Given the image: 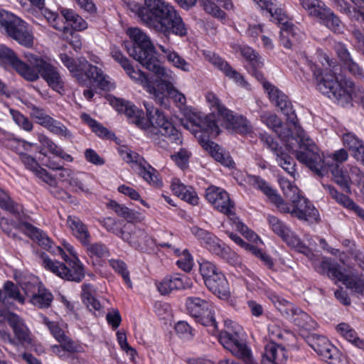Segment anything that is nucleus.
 <instances>
[{
  "mask_svg": "<svg viewBox=\"0 0 364 364\" xmlns=\"http://www.w3.org/2000/svg\"><path fill=\"white\" fill-rule=\"evenodd\" d=\"M260 68L251 67L250 72L255 78L262 83V86L267 92L269 100L280 109L284 114L287 117L293 127L291 139L298 142L299 150L296 152L297 159L305 164L311 171L318 174V149L310 139L304 130L297 124L296 117L292 109L291 102L288 101L287 97L282 91L275 87L269 82L266 81L264 75L258 70Z\"/></svg>",
  "mask_w": 364,
  "mask_h": 364,
  "instance_id": "nucleus-1",
  "label": "nucleus"
},
{
  "mask_svg": "<svg viewBox=\"0 0 364 364\" xmlns=\"http://www.w3.org/2000/svg\"><path fill=\"white\" fill-rule=\"evenodd\" d=\"M26 62L19 59L9 48L0 46V60L10 65L20 76L29 82H35L41 77L53 90L60 93L64 90V79L58 68L41 56L26 53Z\"/></svg>",
  "mask_w": 364,
  "mask_h": 364,
  "instance_id": "nucleus-2",
  "label": "nucleus"
},
{
  "mask_svg": "<svg viewBox=\"0 0 364 364\" xmlns=\"http://www.w3.org/2000/svg\"><path fill=\"white\" fill-rule=\"evenodd\" d=\"M128 6L147 27L167 37L171 33L180 37L188 33V28L178 11L164 0H144L143 6L131 1Z\"/></svg>",
  "mask_w": 364,
  "mask_h": 364,
  "instance_id": "nucleus-3",
  "label": "nucleus"
},
{
  "mask_svg": "<svg viewBox=\"0 0 364 364\" xmlns=\"http://www.w3.org/2000/svg\"><path fill=\"white\" fill-rule=\"evenodd\" d=\"M320 62L324 67L323 72L320 73V92L342 107H352L354 100L359 102L364 109V89L355 87L350 78L338 75L340 68L336 60L326 53L320 54Z\"/></svg>",
  "mask_w": 364,
  "mask_h": 364,
  "instance_id": "nucleus-4",
  "label": "nucleus"
},
{
  "mask_svg": "<svg viewBox=\"0 0 364 364\" xmlns=\"http://www.w3.org/2000/svg\"><path fill=\"white\" fill-rule=\"evenodd\" d=\"M107 99L116 111L124 113L130 122L144 129L149 128L150 124L152 128L156 129L162 136L167 138L171 142L176 144H182L181 134L161 112L154 108L149 104L144 102L149 118L147 121L144 118L143 111L138 109L132 102L113 96H109Z\"/></svg>",
  "mask_w": 364,
  "mask_h": 364,
  "instance_id": "nucleus-5",
  "label": "nucleus"
},
{
  "mask_svg": "<svg viewBox=\"0 0 364 364\" xmlns=\"http://www.w3.org/2000/svg\"><path fill=\"white\" fill-rule=\"evenodd\" d=\"M183 127L191 131L198 138L199 143L215 161L227 167H233L234 161L230 155L217 144L209 140V136L215 137L220 134V128L213 114L205 115L192 109H186Z\"/></svg>",
  "mask_w": 364,
  "mask_h": 364,
  "instance_id": "nucleus-6",
  "label": "nucleus"
},
{
  "mask_svg": "<svg viewBox=\"0 0 364 364\" xmlns=\"http://www.w3.org/2000/svg\"><path fill=\"white\" fill-rule=\"evenodd\" d=\"M248 183L254 188L258 189L265 194L281 212L291 213L299 219L306 221L316 220V209L301 193L290 200L292 202V205L289 206L269 183L261 177L249 176Z\"/></svg>",
  "mask_w": 364,
  "mask_h": 364,
  "instance_id": "nucleus-7",
  "label": "nucleus"
},
{
  "mask_svg": "<svg viewBox=\"0 0 364 364\" xmlns=\"http://www.w3.org/2000/svg\"><path fill=\"white\" fill-rule=\"evenodd\" d=\"M63 246L65 250L70 253L71 257H68L64 250L60 247H57L58 252L67 262L69 267L65 264L53 260L48 255H44L41 256L42 265L45 269L63 279L80 282L85 277L83 264L79 259L77 252L73 245L65 242Z\"/></svg>",
  "mask_w": 364,
  "mask_h": 364,
  "instance_id": "nucleus-8",
  "label": "nucleus"
},
{
  "mask_svg": "<svg viewBox=\"0 0 364 364\" xmlns=\"http://www.w3.org/2000/svg\"><path fill=\"white\" fill-rule=\"evenodd\" d=\"M225 326L226 330L218 335V341L221 345L245 364H257L252 350L240 336L242 327L232 321H225Z\"/></svg>",
  "mask_w": 364,
  "mask_h": 364,
  "instance_id": "nucleus-9",
  "label": "nucleus"
},
{
  "mask_svg": "<svg viewBox=\"0 0 364 364\" xmlns=\"http://www.w3.org/2000/svg\"><path fill=\"white\" fill-rule=\"evenodd\" d=\"M60 59L70 73L77 75L80 72H85L86 76L97 82L100 89L109 90L114 87L110 77L105 75L100 68L90 65L86 60L78 59L76 61L66 53H61Z\"/></svg>",
  "mask_w": 364,
  "mask_h": 364,
  "instance_id": "nucleus-10",
  "label": "nucleus"
},
{
  "mask_svg": "<svg viewBox=\"0 0 364 364\" xmlns=\"http://www.w3.org/2000/svg\"><path fill=\"white\" fill-rule=\"evenodd\" d=\"M0 26L19 44L27 48L33 46V36L28 24L17 16L1 8Z\"/></svg>",
  "mask_w": 364,
  "mask_h": 364,
  "instance_id": "nucleus-11",
  "label": "nucleus"
},
{
  "mask_svg": "<svg viewBox=\"0 0 364 364\" xmlns=\"http://www.w3.org/2000/svg\"><path fill=\"white\" fill-rule=\"evenodd\" d=\"M348 159V154L344 149H340L330 155L323 156V166L320 168V176L324 168L332 175L333 181L347 194H351L350 176L344 171L343 163Z\"/></svg>",
  "mask_w": 364,
  "mask_h": 364,
  "instance_id": "nucleus-12",
  "label": "nucleus"
},
{
  "mask_svg": "<svg viewBox=\"0 0 364 364\" xmlns=\"http://www.w3.org/2000/svg\"><path fill=\"white\" fill-rule=\"evenodd\" d=\"M186 308L188 314L195 318L196 322L209 328L213 335L218 333V323L215 318V306L205 299L197 296H191L186 299Z\"/></svg>",
  "mask_w": 364,
  "mask_h": 364,
  "instance_id": "nucleus-13",
  "label": "nucleus"
},
{
  "mask_svg": "<svg viewBox=\"0 0 364 364\" xmlns=\"http://www.w3.org/2000/svg\"><path fill=\"white\" fill-rule=\"evenodd\" d=\"M6 319L13 331L14 338H12L11 333L0 323V338L3 341H7L14 346L18 345L25 346L26 344L32 343L31 331L21 316L15 313L9 312L6 316Z\"/></svg>",
  "mask_w": 364,
  "mask_h": 364,
  "instance_id": "nucleus-14",
  "label": "nucleus"
},
{
  "mask_svg": "<svg viewBox=\"0 0 364 364\" xmlns=\"http://www.w3.org/2000/svg\"><path fill=\"white\" fill-rule=\"evenodd\" d=\"M141 65L146 69L154 73L157 77L158 80L156 88L154 85L151 78L149 77L146 74H145L151 81L152 86L155 88L156 92L163 95V97L159 99L154 94L150 95H152L155 100L159 103L163 104L165 99V92L168 90V89H170L171 87H173L176 81V75L174 73L171 69L162 66L160 64L159 60L158 59L156 55L154 56L151 55L149 59L147 60H142V64Z\"/></svg>",
  "mask_w": 364,
  "mask_h": 364,
  "instance_id": "nucleus-15",
  "label": "nucleus"
},
{
  "mask_svg": "<svg viewBox=\"0 0 364 364\" xmlns=\"http://www.w3.org/2000/svg\"><path fill=\"white\" fill-rule=\"evenodd\" d=\"M267 220L270 230L280 237L288 246L304 254L311 259H314L315 254L309 247L302 243L300 238L291 230L289 225L278 218L271 215H267Z\"/></svg>",
  "mask_w": 364,
  "mask_h": 364,
  "instance_id": "nucleus-16",
  "label": "nucleus"
},
{
  "mask_svg": "<svg viewBox=\"0 0 364 364\" xmlns=\"http://www.w3.org/2000/svg\"><path fill=\"white\" fill-rule=\"evenodd\" d=\"M127 34L133 41V46L126 45L127 53L131 57L142 64V60H147L151 55H156V49L149 36L140 28L134 27L127 31Z\"/></svg>",
  "mask_w": 364,
  "mask_h": 364,
  "instance_id": "nucleus-17",
  "label": "nucleus"
},
{
  "mask_svg": "<svg viewBox=\"0 0 364 364\" xmlns=\"http://www.w3.org/2000/svg\"><path fill=\"white\" fill-rule=\"evenodd\" d=\"M119 153L122 159L127 163L130 164L132 168L146 182L154 186L161 185L156 170L139 154L127 148L121 149Z\"/></svg>",
  "mask_w": 364,
  "mask_h": 364,
  "instance_id": "nucleus-18",
  "label": "nucleus"
},
{
  "mask_svg": "<svg viewBox=\"0 0 364 364\" xmlns=\"http://www.w3.org/2000/svg\"><path fill=\"white\" fill-rule=\"evenodd\" d=\"M322 268H328L327 274L329 278L342 282L343 284L357 296L364 295V277L353 272H343L336 265L322 260Z\"/></svg>",
  "mask_w": 364,
  "mask_h": 364,
  "instance_id": "nucleus-19",
  "label": "nucleus"
},
{
  "mask_svg": "<svg viewBox=\"0 0 364 364\" xmlns=\"http://www.w3.org/2000/svg\"><path fill=\"white\" fill-rule=\"evenodd\" d=\"M111 55L114 60L120 64L132 80L142 86L149 94H154L159 99L163 97V95L157 92L152 86L151 81L145 73L139 69L134 68L121 50L115 47L112 48Z\"/></svg>",
  "mask_w": 364,
  "mask_h": 364,
  "instance_id": "nucleus-20",
  "label": "nucleus"
},
{
  "mask_svg": "<svg viewBox=\"0 0 364 364\" xmlns=\"http://www.w3.org/2000/svg\"><path fill=\"white\" fill-rule=\"evenodd\" d=\"M205 198L219 212L226 215L234 214V203L228 193L223 188L215 186H209L205 190Z\"/></svg>",
  "mask_w": 364,
  "mask_h": 364,
  "instance_id": "nucleus-21",
  "label": "nucleus"
},
{
  "mask_svg": "<svg viewBox=\"0 0 364 364\" xmlns=\"http://www.w3.org/2000/svg\"><path fill=\"white\" fill-rule=\"evenodd\" d=\"M121 239L130 246L140 251H146L154 243V240L142 229L132 224L124 225V232Z\"/></svg>",
  "mask_w": 364,
  "mask_h": 364,
  "instance_id": "nucleus-22",
  "label": "nucleus"
},
{
  "mask_svg": "<svg viewBox=\"0 0 364 364\" xmlns=\"http://www.w3.org/2000/svg\"><path fill=\"white\" fill-rule=\"evenodd\" d=\"M22 289L31 304L41 309L50 306L53 294L41 284H25Z\"/></svg>",
  "mask_w": 364,
  "mask_h": 364,
  "instance_id": "nucleus-23",
  "label": "nucleus"
},
{
  "mask_svg": "<svg viewBox=\"0 0 364 364\" xmlns=\"http://www.w3.org/2000/svg\"><path fill=\"white\" fill-rule=\"evenodd\" d=\"M267 296L269 300L274 304L277 309L280 311L284 312L287 316H291L294 322L299 326H302L303 324L298 321L299 317L302 320H305L308 318L307 314L304 312L299 308L294 306L291 303L287 301L284 299L281 298L279 296L276 294L274 292L268 290L267 291Z\"/></svg>",
  "mask_w": 364,
  "mask_h": 364,
  "instance_id": "nucleus-24",
  "label": "nucleus"
},
{
  "mask_svg": "<svg viewBox=\"0 0 364 364\" xmlns=\"http://www.w3.org/2000/svg\"><path fill=\"white\" fill-rule=\"evenodd\" d=\"M192 284L191 279L188 277L173 274L166 276L161 281L156 283V287L161 294L166 295L173 290L189 289Z\"/></svg>",
  "mask_w": 364,
  "mask_h": 364,
  "instance_id": "nucleus-25",
  "label": "nucleus"
},
{
  "mask_svg": "<svg viewBox=\"0 0 364 364\" xmlns=\"http://www.w3.org/2000/svg\"><path fill=\"white\" fill-rule=\"evenodd\" d=\"M204 248L211 254L223 259L232 265H236L240 263L239 256L215 235L210 239Z\"/></svg>",
  "mask_w": 364,
  "mask_h": 364,
  "instance_id": "nucleus-26",
  "label": "nucleus"
},
{
  "mask_svg": "<svg viewBox=\"0 0 364 364\" xmlns=\"http://www.w3.org/2000/svg\"><path fill=\"white\" fill-rule=\"evenodd\" d=\"M281 24L280 28V41L282 45L287 48H294L302 38V33L299 29L295 27L291 23L285 19L282 22H276Z\"/></svg>",
  "mask_w": 364,
  "mask_h": 364,
  "instance_id": "nucleus-27",
  "label": "nucleus"
},
{
  "mask_svg": "<svg viewBox=\"0 0 364 364\" xmlns=\"http://www.w3.org/2000/svg\"><path fill=\"white\" fill-rule=\"evenodd\" d=\"M320 356L328 364H348L342 355L326 337L320 336Z\"/></svg>",
  "mask_w": 364,
  "mask_h": 364,
  "instance_id": "nucleus-28",
  "label": "nucleus"
},
{
  "mask_svg": "<svg viewBox=\"0 0 364 364\" xmlns=\"http://www.w3.org/2000/svg\"><path fill=\"white\" fill-rule=\"evenodd\" d=\"M287 358V350L282 346L270 342L265 346L262 364H284Z\"/></svg>",
  "mask_w": 364,
  "mask_h": 364,
  "instance_id": "nucleus-29",
  "label": "nucleus"
},
{
  "mask_svg": "<svg viewBox=\"0 0 364 364\" xmlns=\"http://www.w3.org/2000/svg\"><path fill=\"white\" fill-rule=\"evenodd\" d=\"M159 48L164 54L167 61L174 68L185 73H190L193 70V65L172 48H166L162 45H159Z\"/></svg>",
  "mask_w": 364,
  "mask_h": 364,
  "instance_id": "nucleus-30",
  "label": "nucleus"
},
{
  "mask_svg": "<svg viewBox=\"0 0 364 364\" xmlns=\"http://www.w3.org/2000/svg\"><path fill=\"white\" fill-rule=\"evenodd\" d=\"M171 188L176 196L188 203L193 205L198 203L199 198L194 188L184 185L178 179L172 180Z\"/></svg>",
  "mask_w": 364,
  "mask_h": 364,
  "instance_id": "nucleus-31",
  "label": "nucleus"
},
{
  "mask_svg": "<svg viewBox=\"0 0 364 364\" xmlns=\"http://www.w3.org/2000/svg\"><path fill=\"white\" fill-rule=\"evenodd\" d=\"M171 188L176 196L188 203L193 205L198 203L199 198L194 188L184 185L178 179L172 180Z\"/></svg>",
  "mask_w": 364,
  "mask_h": 364,
  "instance_id": "nucleus-32",
  "label": "nucleus"
},
{
  "mask_svg": "<svg viewBox=\"0 0 364 364\" xmlns=\"http://www.w3.org/2000/svg\"><path fill=\"white\" fill-rule=\"evenodd\" d=\"M171 188L176 196L188 203L193 205L198 203L199 198L194 188L184 185L178 179L172 180Z\"/></svg>",
  "mask_w": 364,
  "mask_h": 364,
  "instance_id": "nucleus-33",
  "label": "nucleus"
},
{
  "mask_svg": "<svg viewBox=\"0 0 364 364\" xmlns=\"http://www.w3.org/2000/svg\"><path fill=\"white\" fill-rule=\"evenodd\" d=\"M95 295V289L92 285L89 284H82L81 296L84 304L96 316H99L102 314V306L96 299Z\"/></svg>",
  "mask_w": 364,
  "mask_h": 364,
  "instance_id": "nucleus-34",
  "label": "nucleus"
},
{
  "mask_svg": "<svg viewBox=\"0 0 364 364\" xmlns=\"http://www.w3.org/2000/svg\"><path fill=\"white\" fill-rule=\"evenodd\" d=\"M67 224L71 230L73 235L81 242L82 245L88 244L91 236L87 227L82 220L74 215H70L67 219Z\"/></svg>",
  "mask_w": 364,
  "mask_h": 364,
  "instance_id": "nucleus-35",
  "label": "nucleus"
},
{
  "mask_svg": "<svg viewBox=\"0 0 364 364\" xmlns=\"http://www.w3.org/2000/svg\"><path fill=\"white\" fill-rule=\"evenodd\" d=\"M205 286L219 298L225 299L230 295L229 284L222 272H218L213 279L206 282Z\"/></svg>",
  "mask_w": 364,
  "mask_h": 364,
  "instance_id": "nucleus-36",
  "label": "nucleus"
},
{
  "mask_svg": "<svg viewBox=\"0 0 364 364\" xmlns=\"http://www.w3.org/2000/svg\"><path fill=\"white\" fill-rule=\"evenodd\" d=\"M224 119L237 133L246 135L252 132L250 122L242 115H234L232 112L230 111Z\"/></svg>",
  "mask_w": 364,
  "mask_h": 364,
  "instance_id": "nucleus-37",
  "label": "nucleus"
},
{
  "mask_svg": "<svg viewBox=\"0 0 364 364\" xmlns=\"http://www.w3.org/2000/svg\"><path fill=\"white\" fill-rule=\"evenodd\" d=\"M25 233L33 241L47 250H50L53 246L52 240L43 230L33 226L29 223L23 225Z\"/></svg>",
  "mask_w": 364,
  "mask_h": 364,
  "instance_id": "nucleus-38",
  "label": "nucleus"
},
{
  "mask_svg": "<svg viewBox=\"0 0 364 364\" xmlns=\"http://www.w3.org/2000/svg\"><path fill=\"white\" fill-rule=\"evenodd\" d=\"M320 20L328 28L334 33L342 32L343 26L339 18L329 9L320 6Z\"/></svg>",
  "mask_w": 364,
  "mask_h": 364,
  "instance_id": "nucleus-39",
  "label": "nucleus"
},
{
  "mask_svg": "<svg viewBox=\"0 0 364 364\" xmlns=\"http://www.w3.org/2000/svg\"><path fill=\"white\" fill-rule=\"evenodd\" d=\"M261 9L268 11L274 22H282L285 19V14L277 7L275 0H252Z\"/></svg>",
  "mask_w": 364,
  "mask_h": 364,
  "instance_id": "nucleus-40",
  "label": "nucleus"
},
{
  "mask_svg": "<svg viewBox=\"0 0 364 364\" xmlns=\"http://www.w3.org/2000/svg\"><path fill=\"white\" fill-rule=\"evenodd\" d=\"M61 14L74 30L83 31L87 28V23L74 10L62 9Z\"/></svg>",
  "mask_w": 364,
  "mask_h": 364,
  "instance_id": "nucleus-41",
  "label": "nucleus"
},
{
  "mask_svg": "<svg viewBox=\"0 0 364 364\" xmlns=\"http://www.w3.org/2000/svg\"><path fill=\"white\" fill-rule=\"evenodd\" d=\"M336 330L348 341L360 348H364L363 340L358 336L355 331L349 324L346 323H339L336 326Z\"/></svg>",
  "mask_w": 364,
  "mask_h": 364,
  "instance_id": "nucleus-42",
  "label": "nucleus"
},
{
  "mask_svg": "<svg viewBox=\"0 0 364 364\" xmlns=\"http://www.w3.org/2000/svg\"><path fill=\"white\" fill-rule=\"evenodd\" d=\"M236 51L240 54L250 63L251 67L262 68L264 61L262 58L255 52L250 47L246 46L236 45L234 47Z\"/></svg>",
  "mask_w": 364,
  "mask_h": 364,
  "instance_id": "nucleus-43",
  "label": "nucleus"
},
{
  "mask_svg": "<svg viewBox=\"0 0 364 364\" xmlns=\"http://www.w3.org/2000/svg\"><path fill=\"white\" fill-rule=\"evenodd\" d=\"M49 132L60 137L70 139L73 138L71 132L60 122L50 117L44 127Z\"/></svg>",
  "mask_w": 364,
  "mask_h": 364,
  "instance_id": "nucleus-44",
  "label": "nucleus"
},
{
  "mask_svg": "<svg viewBox=\"0 0 364 364\" xmlns=\"http://www.w3.org/2000/svg\"><path fill=\"white\" fill-rule=\"evenodd\" d=\"M260 119L262 123L274 132H275L279 137L285 139L287 136L283 135L281 132L282 129V122L278 117L271 112H264L260 115Z\"/></svg>",
  "mask_w": 364,
  "mask_h": 364,
  "instance_id": "nucleus-45",
  "label": "nucleus"
},
{
  "mask_svg": "<svg viewBox=\"0 0 364 364\" xmlns=\"http://www.w3.org/2000/svg\"><path fill=\"white\" fill-rule=\"evenodd\" d=\"M205 100L210 109L213 112H217L223 119L230 111L221 102L217 95L212 92H209L205 95Z\"/></svg>",
  "mask_w": 364,
  "mask_h": 364,
  "instance_id": "nucleus-46",
  "label": "nucleus"
},
{
  "mask_svg": "<svg viewBox=\"0 0 364 364\" xmlns=\"http://www.w3.org/2000/svg\"><path fill=\"white\" fill-rule=\"evenodd\" d=\"M276 160L278 165L286 171L290 176L293 178L296 177V164L294 160L290 156L284 153L283 151H281L280 153L277 154Z\"/></svg>",
  "mask_w": 364,
  "mask_h": 364,
  "instance_id": "nucleus-47",
  "label": "nucleus"
},
{
  "mask_svg": "<svg viewBox=\"0 0 364 364\" xmlns=\"http://www.w3.org/2000/svg\"><path fill=\"white\" fill-rule=\"evenodd\" d=\"M4 291L6 292V296L3 299L4 304L6 303V298H10L21 304H24L26 299L20 292L19 288L15 285L12 282L7 281L4 283Z\"/></svg>",
  "mask_w": 364,
  "mask_h": 364,
  "instance_id": "nucleus-48",
  "label": "nucleus"
},
{
  "mask_svg": "<svg viewBox=\"0 0 364 364\" xmlns=\"http://www.w3.org/2000/svg\"><path fill=\"white\" fill-rule=\"evenodd\" d=\"M343 142L346 147L348 148L353 153V156L355 154L361 151V148H364V143L362 140L359 139L354 134L351 132H346L343 135Z\"/></svg>",
  "mask_w": 364,
  "mask_h": 364,
  "instance_id": "nucleus-49",
  "label": "nucleus"
},
{
  "mask_svg": "<svg viewBox=\"0 0 364 364\" xmlns=\"http://www.w3.org/2000/svg\"><path fill=\"white\" fill-rule=\"evenodd\" d=\"M38 139L42 146V149L40 151L41 154L46 156L43 152L44 149H47L50 153L56 156L58 154H61V148L45 134H39L38 135Z\"/></svg>",
  "mask_w": 364,
  "mask_h": 364,
  "instance_id": "nucleus-50",
  "label": "nucleus"
},
{
  "mask_svg": "<svg viewBox=\"0 0 364 364\" xmlns=\"http://www.w3.org/2000/svg\"><path fill=\"white\" fill-rule=\"evenodd\" d=\"M203 55L206 61L210 63L215 68L223 72V70L229 64L226 60L222 58L218 54L209 50H204L202 52Z\"/></svg>",
  "mask_w": 364,
  "mask_h": 364,
  "instance_id": "nucleus-51",
  "label": "nucleus"
},
{
  "mask_svg": "<svg viewBox=\"0 0 364 364\" xmlns=\"http://www.w3.org/2000/svg\"><path fill=\"white\" fill-rule=\"evenodd\" d=\"M222 73L238 86L247 90L250 89V84L246 81L244 76L231 67L230 64L227 65Z\"/></svg>",
  "mask_w": 364,
  "mask_h": 364,
  "instance_id": "nucleus-52",
  "label": "nucleus"
},
{
  "mask_svg": "<svg viewBox=\"0 0 364 364\" xmlns=\"http://www.w3.org/2000/svg\"><path fill=\"white\" fill-rule=\"evenodd\" d=\"M175 254L180 256L176 264L178 267L185 272H189L193 266V259L187 250H184L181 253L179 249H173Z\"/></svg>",
  "mask_w": 364,
  "mask_h": 364,
  "instance_id": "nucleus-53",
  "label": "nucleus"
},
{
  "mask_svg": "<svg viewBox=\"0 0 364 364\" xmlns=\"http://www.w3.org/2000/svg\"><path fill=\"white\" fill-rule=\"evenodd\" d=\"M323 188L329 193L331 197L344 208L349 209L353 200L348 196L339 193L333 186L330 185H323Z\"/></svg>",
  "mask_w": 364,
  "mask_h": 364,
  "instance_id": "nucleus-54",
  "label": "nucleus"
},
{
  "mask_svg": "<svg viewBox=\"0 0 364 364\" xmlns=\"http://www.w3.org/2000/svg\"><path fill=\"white\" fill-rule=\"evenodd\" d=\"M344 171L350 176V184L353 183L360 188L364 185V172L359 167L348 164Z\"/></svg>",
  "mask_w": 364,
  "mask_h": 364,
  "instance_id": "nucleus-55",
  "label": "nucleus"
},
{
  "mask_svg": "<svg viewBox=\"0 0 364 364\" xmlns=\"http://www.w3.org/2000/svg\"><path fill=\"white\" fill-rule=\"evenodd\" d=\"M41 14L45 16L48 23L56 30L65 31L68 28L63 22V21L58 17V14L46 8L39 9Z\"/></svg>",
  "mask_w": 364,
  "mask_h": 364,
  "instance_id": "nucleus-56",
  "label": "nucleus"
},
{
  "mask_svg": "<svg viewBox=\"0 0 364 364\" xmlns=\"http://www.w3.org/2000/svg\"><path fill=\"white\" fill-rule=\"evenodd\" d=\"M220 272L215 264L211 262L205 260L200 264V272L203 278L205 284L206 282L213 279Z\"/></svg>",
  "mask_w": 364,
  "mask_h": 364,
  "instance_id": "nucleus-57",
  "label": "nucleus"
},
{
  "mask_svg": "<svg viewBox=\"0 0 364 364\" xmlns=\"http://www.w3.org/2000/svg\"><path fill=\"white\" fill-rule=\"evenodd\" d=\"M110 266L119 274H120L122 278L124 280V282L128 286V287L132 288V283L131 282L129 277V271L127 269L125 263L119 259H110L109 260Z\"/></svg>",
  "mask_w": 364,
  "mask_h": 364,
  "instance_id": "nucleus-58",
  "label": "nucleus"
},
{
  "mask_svg": "<svg viewBox=\"0 0 364 364\" xmlns=\"http://www.w3.org/2000/svg\"><path fill=\"white\" fill-rule=\"evenodd\" d=\"M9 112L15 123L22 129L26 132H31L33 129L32 122L19 111L10 109Z\"/></svg>",
  "mask_w": 364,
  "mask_h": 364,
  "instance_id": "nucleus-59",
  "label": "nucleus"
},
{
  "mask_svg": "<svg viewBox=\"0 0 364 364\" xmlns=\"http://www.w3.org/2000/svg\"><path fill=\"white\" fill-rule=\"evenodd\" d=\"M279 183L281 188L284 191V193L287 196V197L289 198L290 200L293 198H295L301 193L300 190L296 186H295L289 180L284 177L279 178Z\"/></svg>",
  "mask_w": 364,
  "mask_h": 364,
  "instance_id": "nucleus-60",
  "label": "nucleus"
},
{
  "mask_svg": "<svg viewBox=\"0 0 364 364\" xmlns=\"http://www.w3.org/2000/svg\"><path fill=\"white\" fill-rule=\"evenodd\" d=\"M81 119L92 129L100 136H105L108 133V130L99 124L95 119H92L88 114L82 113L80 116Z\"/></svg>",
  "mask_w": 364,
  "mask_h": 364,
  "instance_id": "nucleus-61",
  "label": "nucleus"
},
{
  "mask_svg": "<svg viewBox=\"0 0 364 364\" xmlns=\"http://www.w3.org/2000/svg\"><path fill=\"white\" fill-rule=\"evenodd\" d=\"M342 66L354 77L358 79L364 80V70L356 62L353 60L352 57L346 60V61L342 63Z\"/></svg>",
  "mask_w": 364,
  "mask_h": 364,
  "instance_id": "nucleus-62",
  "label": "nucleus"
},
{
  "mask_svg": "<svg viewBox=\"0 0 364 364\" xmlns=\"http://www.w3.org/2000/svg\"><path fill=\"white\" fill-rule=\"evenodd\" d=\"M191 232L194 235V237L198 240L200 245L203 246V247L215 235L212 232L206 230L202 229L198 226L192 227L191 228Z\"/></svg>",
  "mask_w": 364,
  "mask_h": 364,
  "instance_id": "nucleus-63",
  "label": "nucleus"
},
{
  "mask_svg": "<svg viewBox=\"0 0 364 364\" xmlns=\"http://www.w3.org/2000/svg\"><path fill=\"white\" fill-rule=\"evenodd\" d=\"M191 152L186 149H181L178 151L171 155L172 160L181 169L188 166Z\"/></svg>",
  "mask_w": 364,
  "mask_h": 364,
  "instance_id": "nucleus-64",
  "label": "nucleus"
}]
</instances>
